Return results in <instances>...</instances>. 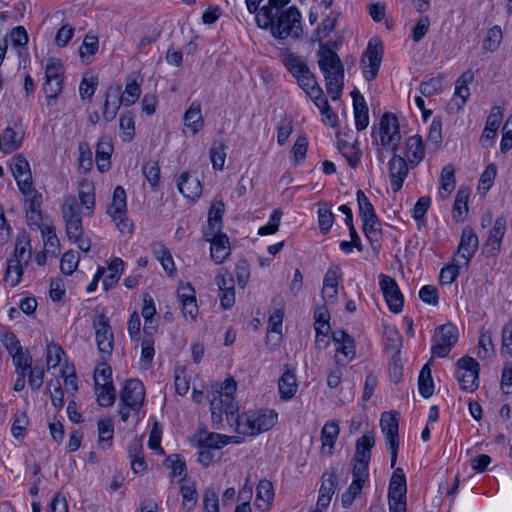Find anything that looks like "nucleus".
<instances>
[{"label":"nucleus","instance_id":"1","mask_svg":"<svg viewBox=\"0 0 512 512\" xmlns=\"http://www.w3.org/2000/svg\"><path fill=\"white\" fill-rule=\"evenodd\" d=\"M318 65L324 75L326 90L332 100H337L344 85V67L338 54L328 44H320Z\"/></svg>","mask_w":512,"mask_h":512},{"label":"nucleus","instance_id":"2","mask_svg":"<svg viewBox=\"0 0 512 512\" xmlns=\"http://www.w3.org/2000/svg\"><path fill=\"white\" fill-rule=\"evenodd\" d=\"M455 377L461 389L466 392H474L479 386V363L470 356H464L456 362Z\"/></svg>","mask_w":512,"mask_h":512},{"label":"nucleus","instance_id":"3","mask_svg":"<svg viewBox=\"0 0 512 512\" xmlns=\"http://www.w3.org/2000/svg\"><path fill=\"white\" fill-rule=\"evenodd\" d=\"M458 329L452 323H446L435 330L433 336V356L444 358L458 341Z\"/></svg>","mask_w":512,"mask_h":512},{"label":"nucleus","instance_id":"4","mask_svg":"<svg viewBox=\"0 0 512 512\" xmlns=\"http://www.w3.org/2000/svg\"><path fill=\"white\" fill-rule=\"evenodd\" d=\"M381 145L395 152L401 143V133L397 117L392 113H385L379 122Z\"/></svg>","mask_w":512,"mask_h":512},{"label":"nucleus","instance_id":"5","mask_svg":"<svg viewBox=\"0 0 512 512\" xmlns=\"http://www.w3.org/2000/svg\"><path fill=\"white\" fill-rule=\"evenodd\" d=\"M92 326L95 330L98 351L110 356L114 347V334L109 318L104 313L97 314L93 318Z\"/></svg>","mask_w":512,"mask_h":512},{"label":"nucleus","instance_id":"6","mask_svg":"<svg viewBox=\"0 0 512 512\" xmlns=\"http://www.w3.org/2000/svg\"><path fill=\"white\" fill-rule=\"evenodd\" d=\"M62 215L65 221L66 233L69 240L83 234L82 218L80 207L74 196L65 198L62 206Z\"/></svg>","mask_w":512,"mask_h":512},{"label":"nucleus","instance_id":"7","mask_svg":"<svg viewBox=\"0 0 512 512\" xmlns=\"http://www.w3.org/2000/svg\"><path fill=\"white\" fill-rule=\"evenodd\" d=\"M380 427L383 435L386 438L387 445L391 450V467H394L397 461L399 449V420L398 414L392 412H384L381 415Z\"/></svg>","mask_w":512,"mask_h":512},{"label":"nucleus","instance_id":"8","mask_svg":"<svg viewBox=\"0 0 512 512\" xmlns=\"http://www.w3.org/2000/svg\"><path fill=\"white\" fill-rule=\"evenodd\" d=\"M382 57L383 47L381 43L370 40L361 59L363 76L367 81H372L376 78Z\"/></svg>","mask_w":512,"mask_h":512},{"label":"nucleus","instance_id":"9","mask_svg":"<svg viewBox=\"0 0 512 512\" xmlns=\"http://www.w3.org/2000/svg\"><path fill=\"white\" fill-rule=\"evenodd\" d=\"M473 79L474 72L472 70H467L455 81L453 98L447 104L448 113H457L464 107L470 96L468 84L471 83Z\"/></svg>","mask_w":512,"mask_h":512},{"label":"nucleus","instance_id":"10","mask_svg":"<svg viewBox=\"0 0 512 512\" xmlns=\"http://www.w3.org/2000/svg\"><path fill=\"white\" fill-rule=\"evenodd\" d=\"M145 399V388L138 379L127 380L120 392V402L131 407L132 411L138 413L143 406Z\"/></svg>","mask_w":512,"mask_h":512},{"label":"nucleus","instance_id":"11","mask_svg":"<svg viewBox=\"0 0 512 512\" xmlns=\"http://www.w3.org/2000/svg\"><path fill=\"white\" fill-rule=\"evenodd\" d=\"M332 339L336 345L335 362L337 365L345 366L346 363L350 362L355 357L354 340L344 330L334 331Z\"/></svg>","mask_w":512,"mask_h":512},{"label":"nucleus","instance_id":"12","mask_svg":"<svg viewBox=\"0 0 512 512\" xmlns=\"http://www.w3.org/2000/svg\"><path fill=\"white\" fill-rule=\"evenodd\" d=\"M379 285L390 311L399 313L403 308L404 298L397 282L392 277L382 274Z\"/></svg>","mask_w":512,"mask_h":512},{"label":"nucleus","instance_id":"13","mask_svg":"<svg viewBox=\"0 0 512 512\" xmlns=\"http://www.w3.org/2000/svg\"><path fill=\"white\" fill-rule=\"evenodd\" d=\"M226 419L230 426H235V431L242 436H256L259 435V429H256L255 419L252 418L250 411L235 414L233 406L229 407V410H225Z\"/></svg>","mask_w":512,"mask_h":512},{"label":"nucleus","instance_id":"14","mask_svg":"<svg viewBox=\"0 0 512 512\" xmlns=\"http://www.w3.org/2000/svg\"><path fill=\"white\" fill-rule=\"evenodd\" d=\"M478 236L471 227H465L462 230L460 243L458 245L457 255L464 260L463 266L467 270L472 257L478 249Z\"/></svg>","mask_w":512,"mask_h":512},{"label":"nucleus","instance_id":"15","mask_svg":"<svg viewBox=\"0 0 512 512\" xmlns=\"http://www.w3.org/2000/svg\"><path fill=\"white\" fill-rule=\"evenodd\" d=\"M182 314L186 320L195 321L198 314L195 290L190 284L181 285L177 291Z\"/></svg>","mask_w":512,"mask_h":512},{"label":"nucleus","instance_id":"16","mask_svg":"<svg viewBox=\"0 0 512 512\" xmlns=\"http://www.w3.org/2000/svg\"><path fill=\"white\" fill-rule=\"evenodd\" d=\"M11 171L21 192L29 191L33 185L28 161L21 155L12 158Z\"/></svg>","mask_w":512,"mask_h":512},{"label":"nucleus","instance_id":"17","mask_svg":"<svg viewBox=\"0 0 512 512\" xmlns=\"http://www.w3.org/2000/svg\"><path fill=\"white\" fill-rule=\"evenodd\" d=\"M123 104V94L121 85H111L108 87L105 94V102L103 109V118L107 122L113 121Z\"/></svg>","mask_w":512,"mask_h":512},{"label":"nucleus","instance_id":"18","mask_svg":"<svg viewBox=\"0 0 512 512\" xmlns=\"http://www.w3.org/2000/svg\"><path fill=\"white\" fill-rule=\"evenodd\" d=\"M506 232V218L498 217L489 232L483 250L488 256H495L501 249V241Z\"/></svg>","mask_w":512,"mask_h":512},{"label":"nucleus","instance_id":"19","mask_svg":"<svg viewBox=\"0 0 512 512\" xmlns=\"http://www.w3.org/2000/svg\"><path fill=\"white\" fill-rule=\"evenodd\" d=\"M408 175V164L405 159L399 155H394L389 161V177L393 192H398L403 186L404 180Z\"/></svg>","mask_w":512,"mask_h":512},{"label":"nucleus","instance_id":"20","mask_svg":"<svg viewBox=\"0 0 512 512\" xmlns=\"http://www.w3.org/2000/svg\"><path fill=\"white\" fill-rule=\"evenodd\" d=\"M337 483L338 477L334 471L324 473L322 485L319 490L317 510L322 511L329 506Z\"/></svg>","mask_w":512,"mask_h":512},{"label":"nucleus","instance_id":"21","mask_svg":"<svg viewBox=\"0 0 512 512\" xmlns=\"http://www.w3.org/2000/svg\"><path fill=\"white\" fill-rule=\"evenodd\" d=\"M179 192L187 199L197 200L202 194V185L197 177L183 172L177 181Z\"/></svg>","mask_w":512,"mask_h":512},{"label":"nucleus","instance_id":"22","mask_svg":"<svg viewBox=\"0 0 512 512\" xmlns=\"http://www.w3.org/2000/svg\"><path fill=\"white\" fill-rule=\"evenodd\" d=\"M113 149L112 141L108 136H103L98 140L96 145V165L101 173L110 169Z\"/></svg>","mask_w":512,"mask_h":512},{"label":"nucleus","instance_id":"23","mask_svg":"<svg viewBox=\"0 0 512 512\" xmlns=\"http://www.w3.org/2000/svg\"><path fill=\"white\" fill-rule=\"evenodd\" d=\"M144 337L141 343V357H140V364L143 368L147 369L151 366L154 355H155V349H154V334L155 327L154 326H147L143 329Z\"/></svg>","mask_w":512,"mask_h":512},{"label":"nucleus","instance_id":"24","mask_svg":"<svg viewBox=\"0 0 512 512\" xmlns=\"http://www.w3.org/2000/svg\"><path fill=\"white\" fill-rule=\"evenodd\" d=\"M211 235L213 238L207 239L211 242V258L216 264H221L230 254L229 238L221 232Z\"/></svg>","mask_w":512,"mask_h":512},{"label":"nucleus","instance_id":"25","mask_svg":"<svg viewBox=\"0 0 512 512\" xmlns=\"http://www.w3.org/2000/svg\"><path fill=\"white\" fill-rule=\"evenodd\" d=\"M280 57L283 65L294 78L301 75L302 73H307L309 67L306 63V60L302 56H299L285 49L281 51Z\"/></svg>","mask_w":512,"mask_h":512},{"label":"nucleus","instance_id":"26","mask_svg":"<svg viewBox=\"0 0 512 512\" xmlns=\"http://www.w3.org/2000/svg\"><path fill=\"white\" fill-rule=\"evenodd\" d=\"M351 94L353 97L355 126L358 131H362L369 124L368 106L364 97L357 90H354Z\"/></svg>","mask_w":512,"mask_h":512},{"label":"nucleus","instance_id":"27","mask_svg":"<svg viewBox=\"0 0 512 512\" xmlns=\"http://www.w3.org/2000/svg\"><path fill=\"white\" fill-rule=\"evenodd\" d=\"M339 425L335 421H328L324 424L321 430V441H322V453L326 455H332L334 450V444L339 435Z\"/></svg>","mask_w":512,"mask_h":512},{"label":"nucleus","instance_id":"28","mask_svg":"<svg viewBox=\"0 0 512 512\" xmlns=\"http://www.w3.org/2000/svg\"><path fill=\"white\" fill-rule=\"evenodd\" d=\"M32 249L29 235L26 232H21L17 235L15 248L12 259H17L19 262L28 265L31 261Z\"/></svg>","mask_w":512,"mask_h":512},{"label":"nucleus","instance_id":"29","mask_svg":"<svg viewBox=\"0 0 512 512\" xmlns=\"http://www.w3.org/2000/svg\"><path fill=\"white\" fill-rule=\"evenodd\" d=\"M183 120L185 126L188 127L194 135L202 129L204 120L201 114L200 102L194 101L191 103L184 114Z\"/></svg>","mask_w":512,"mask_h":512},{"label":"nucleus","instance_id":"30","mask_svg":"<svg viewBox=\"0 0 512 512\" xmlns=\"http://www.w3.org/2000/svg\"><path fill=\"white\" fill-rule=\"evenodd\" d=\"M127 211L126 192L122 186H117L114 189L112 202L109 206L107 213L113 220H117L121 215H125Z\"/></svg>","mask_w":512,"mask_h":512},{"label":"nucleus","instance_id":"31","mask_svg":"<svg viewBox=\"0 0 512 512\" xmlns=\"http://www.w3.org/2000/svg\"><path fill=\"white\" fill-rule=\"evenodd\" d=\"M195 441L199 448L212 450L220 449L225 446L224 435L205 430H201L195 435Z\"/></svg>","mask_w":512,"mask_h":512},{"label":"nucleus","instance_id":"32","mask_svg":"<svg viewBox=\"0 0 512 512\" xmlns=\"http://www.w3.org/2000/svg\"><path fill=\"white\" fill-rule=\"evenodd\" d=\"M250 413L255 419V426L256 429H259V434L270 430L278 419V414L274 410H251Z\"/></svg>","mask_w":512,"mask_h":512},{"label":"nucleus","instance_id":"33","mask_svg":"<svg viewBox=\"0 0 512 512\" xmlns=\"http://www.w3.org/2000/svg\"><path fill=\"white\" fill-rule=\"evenodd\" d=\"M375 445V437L373 433L364 434L356 441V452L352 461L370 462L371 449Z\"/></svg>","mask_w":512,"mask_h":512},{"label":"nucleus","instance_id":"34","mask_svg":"<svg viewBox=\"0 0 512 512\" xmlns=\"http://www.w3.org/2000/svg\"><path fill=\"white\" fill-rule=\"evenodd\" d=\"M296 375L291 370H286L278 381L280 397L283 400L291 399L297 391Z\"/></svg>","mask_w":512,"mask_h":512},{"label":"nucleus","instance_id":"35","mask_svg":"<svg viewBox=\"0 0 512 512\" xmlns=\"http://www.w3.org/2000/svg\"><path fill=\"white\" fill-rule=\"evenodd\" d=\"M225 212V205L222 200L213 201L209 214H208V226L210 234L220 233L222 230V217Z\"/></svg>","mask_w":512,"mask_h":512},{"label":"nucleus","instance_id":"36","mask_svg":"<svg viewBox=\"0 0 512 512\" xmlns=\"http://www.w3.org/2000/svg\"><path fill=\"white\" fill-rule=\"evenodd\" d=\"M406 477L402 468H397L392 474L388 488V498L406 496Z\"/></svg>","mask_w":512,"mask_h":512},{"label":"nucleus","instance_id":"37","mask_svg":"<svg viewBox=\"0 0 512 512\" xmlns=\"http://www.w3.org/2000/svg\"><path fill=\"white\" fill-rule=\"evenodd\" d=\"M406 148L409 163L413 167L417 166L424 157V146L421 137L418 135L410 137L406 143Z\"/></svg>","mask_w":512,"mask_h":512},{"label":"nucleus","instance_id":"38","mask_svg":"<svg viewBox=\"0 0 512 512\" xmlns=\"http://www.w3.org/2000/svg\"><path fill=\"white\" fill-rule=\"evenodd\" d=\"M94 185L88 180H84L80 183L79 187V199L81 204L88 211V216H91L95 209V193Z\"/></svg>","mask_w":512,"mask_h":512},{"label":"nucleus","instance_id":"39","mask_svg":"<svg viewBox=\"0 0 512 512\" xmlns=\"http://www.w3.org/2000/svg\"><path fill=\"white\" fill-rule=\"evenodd\" d=\"M27 265L21 264L17 259L9 258L7 260V268L4 276V281L11 287L17 286L23 275L24 268Z\"/></svg>","mask_w":512,"mask_h":512},{"label":"nucleus","instance_id":"40","mask_svg":"<svg viewBox=\"0 0 512 512\" xmlns=\"http://www.w3.org/2000/svg\"><path fill=\"white\" fill-rule=\"evenodd\" d=\"M95 391L97 394V401L100 406L109 407L114 404L116 399V390L113 383L97 382V385H95Z\"/></svg>","mask_w":512,"mask_h":512},{"label":"nucleus","instance_id":"41","mask_svg":"<svg viewBox=\"0 0 512 512\" xmlns=\"http://www.w3.org/2000/svg\"><path fill=\"white\" fill-rule=\"evenodd\" d=\"M502 119V113L499 107H493L485 124L484 131L482 133V139L492 140L497 134V130L500 126Z\"/></svg>","mask_w":512,"mask_h":512},{"label":"nucleus","instance_id":"42","mask_svg":"<svg viewBox=\"0 0 512 512\" xmlns=\"http://www.w3.org/2000/svg\"><path fill=\"white\" fill-rule=\"evenodd\" d=\"M469 195V188L460 187L457 191L453 206V217L456 221L463 220L464 215L468 212Z\"/></svg>","mask_w":512,"mask_h":512},{"label":"nucleus","instance_id":"43","mask_svg":"<svg viewBox=\"0 0 512 512\" xmlns=\"http://www.w3.org/2000/svg\"><path fill=\"white\" fill-rule=\"evenodd\" d=\"M318 206L319 228L323 234H327L334 223V214L331 212L328 202L321 201L318 203Z\"/></svg>","mask_w":512,"mask_h":512},{"label":"nucleus","instance_id":"44","mask_svg":"<svg viewBox=\"0 0 512 512\" xmlns=\"http://www.w3.org/2000/svg\"><path fill=\"white\" fill-rule=\"evenodd\" d=\"M455 185L454 168L447 165L441 172L439 195L443 198L447 197L454 190Z\"/></svg>","mask_w":512,"mask_h":512},{"label":"nucleus","instance_id":"45","mask_svg":"<svg viewBox=\"0 0 512 512\" xmlns=\"http://www.w3.org/2000/svg\"><path fill=\"white\" fill-rule=\"evenodd\" d=\"M338 149L352 168L358 165L361 152L354 144H350L345 140H338Z\"/></svg>","mask_w":512,"mask_h":512},{"label":"nucleus","instance_id":"46","mask_svg":"<svg viewBox=\"0 0 512 512\" xmlns=\"http://www.w3.org/2000/svg\"><path fill=\"white\" fill-rule=\"evenodd\" d=\"M110 273L103 279V286L105 290H108L111 286L115 285L120 275L124 270V262L120 258H114L109 265Z\"/></svg>","mask_w":512,"mask_h":512},{"label":"nucleus","instance_id":"47","mask_svg":"<svg viewBox=\"0 0 512 512\" xmlns=\"http://www.w3.org/2000/svg\"><path fill=\"white\" fill-rule=\"evenodd\" d=\"M141 315L144 318V327L154 326L155 332L157 331V322L154 319L156 315V307L153 298L149 294L143 295V307Z\"/></svg>","mask_w":512,"mask_h":512},{"label":"nucleus","instance_id":"48","mask_svg":"<svg viewBox=\"0 0 512 512\" xmlns=\"http://www.w3.org/2000/svg\"><path fill=\"white\" fill-rule=\"evenodd\" d=\"M119 128L121 138L124 142H130L135 136V121L131 112L124 113L120 116Z\"/></svg>","mask_w":512,"mask_h":512},{"label":"nucleus","instance_id":"49","mask_svg":"<svg viewBox=\"0 0 512 512\" xmlns=\"http://www.w3.org/2000/svg\"><path fill=\"white\" fill-rule=\"evenodd\" d=\"M227 146L223 142H214L210 149V159L215 170H222L226 159Z\"/></svg>","mask_w":512,"mask_h":512},{"label":"nucleus","instance_id":"50","mask_svg":"<svg viewBox=\"0 0 512 512\" xmlns=\"http://www.w3.org/2000/svg\"><path fill=\"white\" fill-rule=\"evenodd\" d=\"M356 196L359 208V216L362 220L378 217L373 204L362 190H358Z\"/></svg>","mask_w":512,"mask_h":512},{"label":"nucleus","instance_id":"51","mask_svg":"<svg viewBox=\"0 0 512 512\" xmlns=\"http://www.w3.org/2000/svg\"><path fill=\"white\" fill-rule=\"evenodd\" d=\"M363 221V232L366 238L373 244L378 241L381 235V222L378 217H373Z\"/></svg>","mask_w":512,"mask_h":512},{"label":"nucleus","instance_id":"52","mask_svg":"<svg viewBox=\"0 0 512 512\" xmlns=\"http://www.w3.org/2000/svg\"><path fill=\"white\" fill-rule=\"evenodd\" d=\"M165 464L171 469V477H186V464L179 454H172L167 457Z\"/></svg>","mask_w":512,"mask_h":512},{"label":"nucleus","instance_id":"53","mask_svg":"<svg viewBox=\"0 0 512 512\" xmlns=\"http://www.w3.org/2000/svg\"><path fill=\"white\" fill-rule=\"evenodd\" d=\"M478 347V357L480 359H486L494 355L495 349L492 342V336L489 331H484L481 333L479 337Z\"/></svg>","mask_w":512,"mask_h":512},{"label":"nucleus","instance_id":"54","mask_svg":"<svg viewBox=\"0 0 512 512\" xmlns=\"http://www.w3.org/2000/svg\"><path fill=\"white\" fill-rule=\"evenodd\" d=\"M146 180L150 183L153 190H156L160 181V167L158 162L149 161L142 168Z\"/></svg>","mask_w":512,"mask_h":512},{"label":"nucleus","instance_id":"55","mask_svg":"<svg viewBox=\"0 0 512 512\" xmlns=\"http://www.w3.org/2000/svg\"><path fill=\"white\" fill-rule=\"evenodd\" d=\"M502 41V30L499 26H494L488 30L487 36L483 42V49L486 51H495Z\"/></svg>","mask_w":512,"mask_h":512},{"label":"nucleus","instance_id":"56","mask_svg":"<svg viewBox=\"0 0 512 512\" xmlns=\"http://www.w3.org/2000/svg\"><path fill=\"white\" fill-rule=\"evenodd\" d=\"M443 78L441 76L430 78L421 82L419 86L420 93L425 97H431L441 91Z\"/></svg>","mask_w":512,"mask_h":512},{"label":"nucleus","instance_id":"57","mask_svg":"<svg viewBox=\"0 0 512 512\" xmlns=\"http://www.w3.org/2000/svg\"><path fill=\"white\" fill-rule=\"evenodd\" d=\"M123 94V105L124 106H131L133 105L141 94V87L140 84H138L135 80H132L131 82H128L125 87V91L122 92Z\"/></svg>","mask_w":512,"mask_h":512},{"label":"nucleus","instance_id":"58","mask_svg":"<svg viewBox=\"0 0 512 512\" xmlns=\"http://www.w3.org/2000/svg\"><path fill=\"white\" fill-rule=\"evenodd\" d=\"M13 363L16 368V372L23 371V373H28V369L32 366V357L28 352H24L23 349H20L14 352L12 355Z\"/></svg>","mask_w":512,"mask_h":512},{"label":"nucleus","instance_id":"59","mask_svg":"<svg viewBox=\"0 0 512 512\" xmlns=\"http://www.w3.org/2000/svg\"><path fill=\"white\" fill-rule=\"evenodd\" d=\"M79 263V256L74 251H68L63 254L60 262V269L62 273L71 275L77 268Z\"/></svg>","mask_w":512,"mask_h":512},{"label":"nucleus","instance_id":"60","mask_svg":"<svg viewBox=\"0 0 512 512\" xmlns=\"http://www.w3.org/2000/svg\"><path fill=\"white\" fill-rule=\"evenodd\" d=\"M180 493L183 498V508L187 511H191L197 502V491L195 485H182Z\"/></svg>","mask_w":512,"mask_h":512},{"label":"nucleus","instance_id":"61","mask_svg":"<svg viewBox=\"0 0 512 512\" xmlns=\"http://www.w3.org/2000/svg\"><path fill=\"white\" fill-rule=\"evenodd\" d=\"M175 390L179 395H185L190 388V381L184 367H177L174 372Z\"/></svg>","mask_w":512,"mask_h":512},{"label":"nucleus","instance_id":"62","mask_svg":"<svg viewBox=\"0 0 512 512\" xmlns=\"http://www.w3.org/2000/svg\"><path fill=\"white\" fill-rule=\"evenodd\" d=\"M292 130V120L284 116L277 124V143L280 146H283L287 142Z\"/></svg>","mask_w":512,"mask_h":512},{"label":"nucleus","instance_id":"63","mask_svg":"<svg viewBox=\"0 0 512 512\" xmlns=\"http://www.w3.org/2000/svg\"><path fill=\"white\" fill-rule=\"evenodd\" d=\"M296 80L298 85L306 92L307 95H310V92L316 90V88H321L310 69L307 70V73H302L297 76Z\"/></svg>","mask_w":512,"mask_h":512},{"label":"nucleus","instance_id":"64","mask_svg":"<svg viewBox=\"0 0 512 512\" xmlns=\"http://www.w3.org/2000/svg\"><path fill=\"white\" fill-rule=\"evenodd\" d=\"M19 142L16 140V132L8 127L1 136V148L4 152H12L17 149Z\"/></svg>","mask_w":512,"mask_h":512}]
</instances>
